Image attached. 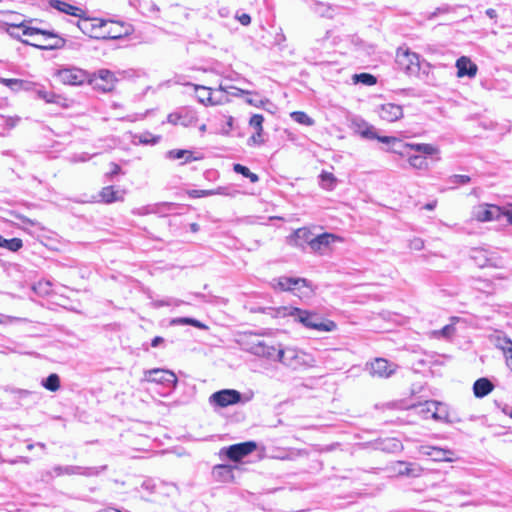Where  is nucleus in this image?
<instances>
[{"instance_id": "1", "label": "nucleus", "mask_w": 512, "mask_h": 512, "mask_svg": "<svg viewBox=\"0 0 512 512\" xmlns=\"http://www.w3.org/2000/svg\"><path fill=\"white\" fill-rule=\"evenodd\" d=\"M85 11L78 6L66 2V15L78 17L77 20H66V30L73 32L78 28L83 34L95 39H105L113 37L111 31L106 28L108 25H114L111 20L99 18L84 17Z\"/></svg>"}, {"instance_id": "2", "label": "nucleus", "mask_w": 512, "mask_h": 512, "mask_svg": "<svg viewBox=\"0 0 512 512\" xmlns=\"http://www.w3.org/2000/svg\"><path fill=\"white\" fill-rule=\"evenodd\" d=\"M264 312L270 313L273 318L291 316L295 321L301 323L308 329L319 332H331L336 329V324L332 320L324 319L319 314L302 310L296 307L281 306L277 308H267Z\"/></svg>"}, {"instance_id": "3", "label": "nucleus", "mask_w": 512, "mask_h": 512, "mask_svg": "<svg viewBox=\"0 0 512 512\" xmlns=\"http://www.w3.org/2000/svg\"><path fill=\"white\" fill-rule=\"evenodd\" d=\"M277 355L278 362L292 370L313 367L315 365V359L311 354L296 347H282L279 345Z\"/></svg>"}, {"instance_id": "4", "label": "nucleus", "mask_w": 512, "mask_h": 512, "mask_svg": "<svg viewBox=\"0 0 512 512\" xmlns=\"http://www.w3.org/2000/svg\"><path fill=\"white\" fill-rule=\"evenodd\" d=\"M472 216L479 222L500 220L501 217H506L508 223L512 224V203L502 207L493 204H480L473 208Z\"/></svg>"}, {"instance_id": "5", "label": "nucleus", "mask_w": 512, "mask_h": 512, "mask_svg": "<svg viewBox=\"0 0 512 512\" xmlns=\"http://www.w3.org/2000/svg\"><path fill=\"white\" fill-rule=\"evenodd\" d=\"M244 349L258 357H263L271 361L278 362V347L268 344L258 336H249L243 341Z\"/></svg>"}, {"instance_id": "6", "label": "nucleus", "mask_w": 512, "mask_h": 512, "mask_svg": "<svg viewBox=\"0 0 512 512\" xmlns=\"http://www.w3.org/2000/svg\"><path fill=\"white\" fill-rule=\"evenodd\" d=\"M117 78L114 73L107 70L101 69L97 73L90 76L89 85L93 89L101 91L103 93L111 92L116 85Z\"/></svg>"}, {"instance_id": "7", "label": "nucleus", "mask_w": 512, "mask_h": 512, "mask_svg": "<svg viewBox=\"0 0 512 512\" xmlns=\"http://www.w3.org/2000/svg\"><path fill=\"white\" fill-rule=\"evenodd\" d=\"M144 381L161 384L166 388H174L177 384L176 375L166 369L154 368L144 371Z\"/></svg>"}, {"instance_id": "8", "label": "nucleus", "mask_w": 512, "mask_h": 512, "mask_svg": "<svg viewBox=\"0 0 512 512\" xmlns=\"http://www.w3.org/2000/svg\"><path fill=\"white\" fill-rule=\"evenodd\" d=\"M416 413L424 419L432 418L434 420H443L447 417V412L443 405L437 401H426L414 406Z\"/></svg>"}, {"instance_id": "9", "label": "nucleus", "mask_w": 512, "mask_h": 512, "mask_svg": "<svg viewBox=\"0 0 512 512\" xmlns=\"http://www.w3.org/2000/svg\"><path fill=\"white\" fill-rule=\"evenodd\" d=\"M397 368V364L389 362L384 358H376L374 361L366 364L369 374L378 378H389L396 372Z\"/></svg>"}, {"instance_id": "10", "label": "nucleus", "mask_w": 512, "mask_h": 512, "mask_svg": "<svg viewBox=\"0 0 512 512\" xmlns=\"http://www.w3.org/2000/svg\"><path fill=\"white\" fill-rule=\"evenodd\" d=\"M241 400H242L241 393L234 389H223V390L217 391V392L213 393L209 398V402L211 404L222 407V408L237 404V403L241 402Z\"/></svg>"}, {"instance_id": "11", "label": "nucleus", "mask_w": 512, "mask_h": 512, "mask_svg": "<svg viewBox=\"0 0 512 512\" xmlns=\"http://www.w3.org/2000/svg\"><path fill=\"white\" fill-rule=\"evenodd\" d=\"M491 343L502 351L506 365L512 372V340L502 332H496L490 336Z\"/></svg>"}, {"instance_id": "12", "label": "nucleus", "mask_w": 512, "mask_h": 512, "mask_svg": "<svg viewBox=\"0 0 512 512\" xmlns=\"http://www.w3.org/2000/svg\"><path fill=\"white\" fill-rule=\"evenodd\" d=\"M257 448V444L254 441H247L238 444H234L226 448V456L234 461H240L247 455L251 454Z\"/></svg>"}, {"instance_id": "13", "label": "nucleus", "mask_w": 512, "mask_h": 512, "mask_svg": "<svg viewBox=\"0 0 512 512\" xmlns=\"http://www.w3.org/2000/svg\"><path fill=\"white\" fill-rule=\"evenodd\" d=\"M6 32L13 38L21 39V36H33L36 34L53 36L52 32L36 27L25 26L24 24H6Z\"/></svg>"}, {"instance_id": "14", "label": "nucleus", "mask_w": 512, "mask_h": 512, "mask_svg": "<svg viewBox=\"0 0 512 512\" xmlns=\"http://www.w3.org/2000/svg\"><path fill=\"white\" fill-rule=\"evenodd\" d=\"M376 112L382 120L387 122H395L403 117L402 106L394 103L382 104Z\"/></svg>"}, {"instance_id": "15", "label": "nucleus", "mask_w": 512, "mask_h": 512, "mask_svg": "<svg viewBox=\"0 0 512 512\" xmlns=\"http://www.w3.org/2000/svg\"><path fill=\"white\" fill-rule=\"evenodd\" d=\"M422 454L431 457L434 461L452 462L454 459V452L449 449H442L435 446L422 447Z\"/></svg>"}, {"instance_id": "16", "label": "nucleus", "mask_w": 512, "mask_h": 512, "mask_svg": "<svg viewBox=\"0 0 512 512\" xmlns=\"http://www.w3.org/2000/svg\"><path fill=\"white\" fill-rule=\"evenodd\" d=\"M352 123L355 132L359 134L362 138L368 140H375V137H377V131L375 127L369 124L367 121L361 118H356L353 120Z\"/></svg>"}, {"instance_id": "17", "label": "nucleus", "mask_w": 512, "mask_h": 512, "mask_svg": "<svg viewBox=\"0 0 512 512\" xmlns=\"http://www.w3.org/2000/svg\"><path fill=\"white\" fill-rule=\"evenodd\" d=\"M90 76L79 68H66V84L77 86L85 83L89 84Z\"/></svg>"}, {"instance_id": "18", "label": "nucleus", "mask_w": 512, "mask_h": 512, "mask_svg": "<svg viewBox=\"0 0 512 512\" xmlns=\"http://www.w3.org/2000/svg\"><path fill=\"white\" fill-rule=\"evenodd\" d=\"M398 62L404 65V69L408 74H415L419 71V56L416 53L406 52L399 56Z\"/></svg>"}, {"instance_id": "19", "label": "nucleus", "mask_w": 512, "mask_h": 512, "mask_svg": "<svg viewBox=\"0 0 512 512\" xmlns=\"http://www.w3.org/2000/svg\"><path fill=\"white\" fill-rule=\"evenodd\" d=\"M456 67L458 69V76H469L474 77L477 73V66L471 62V60L465 56L460 57L456 61Z\"/></svg>"}, {"instance_id": "20", "label": "nucleus", "mask_w": 512, "mask_h": 512, "mask_svg": "<svg viewBox=\"0 0 512 512\" xmlns=\"http://www.w3.org/2000/svg\"><path fill=\"white\" fill-rule=\"evenodd\" d=\"M494 389V384L485 377L477 379L473 384V393L476 398H483Z\"/></svg>"}, {"instance_id": "21", "label": "nucleus", "mask_w": 512, "mask_h": 512, "mask_svg": "<svg viewBox=\"0 0 512 512\" xmlns=\"http://www.w3.org/2000/svg\"><path fill=\"white\" fill-rule=\"evenodd\" d=\"M313 239L312 233L307 228H299L288 237V242L295 246H302L304 243L310 245V241Z\"/></svg>"}, {"instance_id": "22", "label": "nucleus", "mask_w": 512, "mask_h": 512, "mask_svg": "<svg viewBox=\"0 0 512 512\" xmlns=\"http://www.w3.org/2000/svg\"><path fill=\"white\" fill-rule=\"evenodd\" d=\"M397 466L398 474L408 477H419L423 472L422 467L417 463L400 461Z\"/></svg>"}, {"instance_id": "23", "label": "nucleus", "mask_w": 512, "mask_h": 512, "mask_svg": "<svg viewBox=\"0 0 512 512\" xmlns=\"http://www.w3.org/2000/svg\"><path fill=\"white\" fill-rule=\"evenodd\" d=\"M307 286V280L304 278L281 277L278 280V287L284 291H294L300 286Z\"/></svg>"}, {"instance_id": "24", "label": "nucleus", "mask_w": 512, "mask_h": 512, "mask_svg": "<svg viewBox=\"0 0 512 512\" xmlns=\"http://www.w3.org/2000/svg\"><path fill=\"white\" fill-rule=\"evenodd\" d=\"M141 488L152 495L158 493L161 489L166 490L168 493L170 490L174 489L175 486L172 484H166L164 482L157 483L153 479H146L142 482Z\"/></svg>"}, {"instance_id": "25", "label": "nucleus", "mask_w": 512, "mask_h": 512, "mask_svg": "<svg viewBox=\"0 0 512 512\" xmlns=\"http://www.w3.org/2000/svg\"><path fill=\"white\" fill-rule=\"evenodd\" d=\"M123 194V192L116 190L114 186H106L102 188L99 196L102 202L110 204L116 201H122Z\"/></svg>"}, {"instance_id": "26", "label": "nucleus", "mask_w": 512, "mask_h": 512, "mask_svg": "<svg viewBox=\"0 0 512 512\" xmlns=\"http://www.w3.org/2000/svg\"><path fill=\"white\" fill-rule=\"evenodd\" d=\"M106 469V466L99 467H80V466H66V474H80L86 476H95Z\"/></svg>"}, {"instance_id": "27", "label": "nucleus", "mask_w": 512, "mask_h": 512, "mask_svg": "<svg viewBox=\"0 0 512 512\" xmlns=\"http://www.w3.org/2000/svg\"><path fill=\"white\" fill-rule=\"evenodd\" d=\"M336 239V236L330 233H323L321 235H318L316 237H313V239L310 241V247L313 251H319L322 247H327L332 242H334Z\"/></svg>"}, {"instance_id": "28", "label": "nucleus", "mask_w": 512, "mask_h": 512, "mask_svg": "<svg viewBox=\"0 0 512 512\" xmlns=\"http://www.w3.org/2000/svg\"><path fill=\"white\" fill-rule=\"evenodd\" d=\"M52 34H53V36H49V35H43V36L45 37V41H47L48 38H55L56 40L54 43L47 42L44 44H37V43H30L27 40H22V42L25 44H30V45L40 48L42 50H52V49L61 48L64 44V40L62 38L58 37L56 34H54V33H52Z\"/></svg>"}, {"instance_id": "29", "label": "nucleus", "mask_w": 512, "mask_h": 512, "mask_svg": "<svg viewBox=\"0 0 512 512\" xmlns=\"http://www.w3.org/2000/svg\"><path fill=\"white\" fill-rule=\"evenodd\" d=\"M213 476L218 481L229 482L233 479V470L228 465H217L213 468Z\"/></svg>"}, {"instance_id": "30", "label": "nucleus", "mask_w": 512, "mask_h": 512, "mask_svg": "<svg viewBox=\"0 0 512 512\" xmlns=\"http://www.w3.org/2000/svg\"><path fill=\"white\" fill-rule=\"evenodd\" d=\"M405 147H408L412 150H415L419 153H422L424 155H435L439 153V149L432 145V144H426V143H406L404 144Z\"/></svg>"}, {"instance_id": "31", "label": "nucleus", "mask_w": 512, "mask_h": 512, "mask_svg": "<svg viewBox=\"0 0 512 512\" xmlns=\"http://www.w3.org/2000/svg\"><path fill=\"white\" fill-rule=\"evenodd\" d=\"M197 99L200 103L204 105H214L215 102L212 101L211 97V89L201 85H193Z\"/></svg>"}, {"instance_id": "32", "label": "nucleus", "mask_w": 512, "mask_h": 512, "mask_svg": "<svg viewBox=\"0 0 512 512\" xmlns=\"http://www.w3.org/2000/svg\"><path fill=\"white\" fill-rule=\"evenodd\" d=\"M167 157L169 159L178 160V159H184L183 163L190 162L192 160H195L192 156V152L189 150L184 149H173L167 152Z\"/></svg>"}, {"instance_id": "33", "label": "nucleus", "mask_w": 512, "mask_h": 512, "mask_svg": "<svg viewBox=\"0 0 512 512\" xmlns=\"http://www.w3.org/2000/svg\"><path fill=\"white\" fill-rule=\"evenodd\" d=\"M23 242L20 238L6 239L0 235V248H5L9 251L16 252L21 249Z\"/></svg>"}, {"instance_id": "34", "label": "nucleus", "mask_w": 512, "mask_h": 512, "mask_svg": "<svg viewBox=\"0 0 512 512\" xmlns=\"http://www.w3.org/2000/svg\"><path fill=\"white\" fill-rule=\"evenodd\" d=\"M159 140H160V136H154L150 132H144V133L137 134L134 136V142L143 144V145H148V144L154 145V144L158 143Z\"/></svg>"}, {"instance_id": "35", "label": "nucleus", "mask_w": 512, "mask_h": 512, "mask_svg": "<svg viewBox=\"0 0 512 512\" xmlns=\"http://www.w3.org/2000/svg\"><path fill=\"white\" fill-rule=\"evenodd\" d=\"M0 83L9 87L11 90L18 91L21 89H27V82L21 79H7L0 78Z\"/></svg>"}, {"instance_id": "36", "label": "nucleus", "mask_w": 512, "mask_h": 512, "mask_svg": "<svg viewBox=\"0 0 512 512\" xmlns=\"http://www.w3.org/2000/svg\"><path fill=\"white\" fill-rule=\"evenodd\" d=\"M233 170L241 174L243 177L248 178L252 183H256L259 180V177L257 174L251 172L248 167L241 165V164H234Z\"/></svg>"}, {"instance_id": "37", "label": "nucleus", "mask_w": 512, "mask_h": 512, "mask_svg": "<svg viewBox=\"0 0 512 512\" xmlns=\"http://www.w3.org/2000/svg\"><path fill=\"white\" fill-rule=\"evenodd\" d=\"M336 178L332 173L323 171L320 174V186L326 190H332L335 186Z\"/></svg>"}, {"instance_id": "38", "label": "nucleus", "mask_w": 512, "mask_h": 512, "mask_svg": "<svg viewBox=\"0 0 512 512\" xmlns=\"http://www.w3.org/2000/svg\"><path fill=\"white\" fill-rule=\"evenodd\" d=\"M42 385L49 391H56L60 387V378L57 374H50L42 381Z\"/></svg>"}, {"instance_id": "39", "label": "nucleus", "mask_w": 512, "mask_h": 512, "mask_svg": "<svg viewBox=\"0 0 512 512\" xmlns=\"http://www.w3.org/2000/svg\"><path fill=\"white\" fill-rule=\"evenodd\" d=\"M181 116L180 125L185 127L194 124L197 120L196 113L190 109L181 110Z\"/></svg>"}, {"instance_id": "40", "label": "nucleus", "mask_w": 512, "mask_h": 512, "mask_svg": "<svg viewBox=\"0 0 512 512\" xmlns=\"http://www.w3.org/2000/svg\"><path fill=\"white\" fill-rule=\"evenodd\" d=\"M291 118L299 123L306 126H312L314 124V120L308 116L305 112L302 111H295L291 113Z\"/></svg>"}, {"instance_id": "41", "label": "nucleus", "mask_w": 512, "mask_h": 512, "mask_svg": "<svg viewBox=\"0 0 512 512\" xmlns=\"http://www.w3.org/2000/svg\"><path fill=\"white\" fill-rule=\"evenodd\" d=\"M353 80L355 83H362L367 86L374 85L377 82L376 77L369 73L355 74Z\"/></svg>"}, {"instance_id": "42", "label": "nucleus", "mask_w": 512, "mask_h": 512, "mask_svg": "<svg viewBox=\"0 0 512 512\" xmlns=\"http://www.w3.org/2000/svg\"><path fill=\"white\" fill-rule=\"evenodd\" d=\"M408 162L410 166H412L415 169L425 170L428 168V163L426 159L419 155L410 156Z\"/></svg>"}, {"instance_id": "43", "label": "nucleus", "mask_w": 512, "mask_h": 512, "mask_svg": "<svg viewBox=\"0 0 512 512\" xmlns=\"http://www.w3.org/2000/svg\"><path fill=\"white\" fill-rule=\"evenodd\" d=\"M375 139L378 140L381 143L391 144L392 145V148H391L392 152L401 153L396 148L397 145H401V141L398 138L393 137V136H379L377 134V137H375Z\"/></svg>"}, {"instance_id": "44", "label": "nucleus", "mask_w": 512, "mask_h": 512, "mask_svg": "<svg viewBox=\"0 0 512 512\" xmlns=\"http://www.w3.org/2000/svg\"><path fill=\"white\" fill-rule=\"evenodd\" d=\"M37 94L47 103H59V101L62 99L60 95H56L54 92H48L45 90H38Z\"/></svg>"}, {"instance_id": "45", "label": "nucleus", "mask_w": 512, "mask_h": 512, "mask_svg": "<svg viewBox=\"0 0 512 512\" xmlns=\"http://www.w3.org/2000/svg\"><path fill=\"white\" fill-rule=\"evenodd\" d=\"M264 117L261 114H254L250 118L249 125L255 132H263Z\"/></svg>"}, {"instance_id": "46", "label": "nucleus", "mask_w": 512, "mask_h": 512, "mask_svg": "<svg viewBox=\"0 0 512 512\" xmlns=\"http://www.w3.org/2000/svg\"><path fill=\"white\" fill-rule=\"evenodd\" d=\"M114 25H108L107 30L111 31L114 35L113 37H106L105 39H117L120 38L123 35V32L121 31V28L123 27L120 23L111 21Z\"/></svg>"}, {"instance_id": "47", "label": "nucleus", "mask_w": 512, "mask_h": 512, "mask_svg": "<svg viewBox=\"0 0 512 512\" xmlns=\"http://www.w3.org/2000/svg\"><path fill=\"white\" fill-rule=\"evenodd\" d=\"M312 9L315 13L319 14L320 16H329L330 7L324 3L321 2H314Z\"/></svg>"}, {"instance_id": "48", "label": "nucleus", "mask_w": 512, "mask_h": 512, "mask_svg": "<svg viewBox=\"0 0 512 512\" xmlns=\"http://www.w3.org/2000/svg\"><path fill=\"white\" fill-rule=\"evenodd\" d=\"M3 125L8 129L14 128L21 120L18 116H1Z\"/></svg>"}, {"instance_id": "49", "label": "nucleus", "mask_w": 512, "mask_h": 512, "mask_svg": "<svg viewBox=\"0 0 512 512\" xmlns=\"http://www.w3.org/2000/svg\"><path fill=\"white\" fill-rule=\"evenodd\" d=\"M183 302L182 301H179V300H176V299H172V298H169V299H166V300H154L152 302V305L155 307V308H159V307H162V306H169V305H176V306H179L180 304H182Z\"/></svg>"}, {"instance_id": "50", "label": "nucleus", "mask_w": 512, "mask_h": 512, "mask_svg": "<svg viewBox=\"0 0 512 512\" xmlns=\"http://www.w3.org/2000/svg\"><path fill=\"white\" fill-rule=\"evenodd\" d=\"M470 177L468 175H452L449 178V183L454 185H463L470 182Z\"/></svg>"}, {"instance_id": "51", "label": "nucleus", "mask_w": 512, "mask_h": 512, "mask_svg": "<svg viewBox=\"0 0 512 512\" xmlns=\"http://www.w3.org/2000/svg\"><path fill=\"white\" fill-rule=\"evenodd\" d=\"M263 132H255L249 139H248V145L249 146H259L264 143V139L262 136Z\"/></svg>"}, {"instance_id": "52", "label": "nucleus", "mask_w": 512, "mask_h": 512, "mask_svg": "<svg viewBox=\"0 0 512 512\" xmlns=\"http://www.w3.org/2000/svg\"><path fill=\"white\" fill-rule=\"evenodd\" d=\"M246 102L249 105L255 106V107H263L266 103H268V99H262L255 95L254 97H248L246 99Z\"/></svg>"}, {"instance_id": "53", "label": "nucleus", "mask_w": 512, "mask_h": 512, "mask_svg": "<svg viewBox=\"0 0 512 512\" xmlns=\"http://www.w3.org/2000/svg\"><path fill=\"white\" fill-rule=\"evenodd\" d=\"M188 195L192 198H201V197H207L212 196L213 192L211 190H190L188 191Z\"/></svg>"}, {"instance_id": "54", "label": "nucleus", "mask_w": 512, "mask_h": 512, "mask_svg": "<svg viewBox=\"0 0 512 512\" xmlns=\"http://www.w3.org/2000/svg\"><path fill=\"white\" fill-rule=\"evenodd\" d=\"M409 247L416 251L422 250L424 248V241L421 238H414L410 241Z\"/></svg>"}, {"instance_id": "55", "label": "nucleus", "mask_w": 512, "mask_h": 512, "mask_svg": "<svg viewBox=\"0 0 512 512\" xmlns=\"http://www.w3.org/2000/svg\"><path fill=\"white\" fill-rule=\"evenodd\" d=\"M181 111L179 112H174V113H170L168 116H167V122L168 123H171L173 125H180V120H181Z\"/></svg>"}, {"instance_id": "56", "label": "nucleus", "mask_w": 512, "mask_h": 512, "mask_svg": "<svg viewBox=\"0 0 512 512\" xmlns=\"http://www.w3.org/2000/svg\"><path fill=\"white\" fill-rule=\"evenodd\" d=\"M455 331V328L453 325H446L441 330H439L437 333L440 334L442 337L448 338L450 337Z\"/></svg>"}, {"instance_id": "57", "label": "nucleus", "mask_w": 512, "mask_h": 512, "mask_svg": "<svg viewBox=\"0 0 512 512\" xmlns=\"http://www.w3.org/2000/svg\"><path fill=\"white\" fill-rule=\"evenodd\" d=\"M154 212H156V210H154L150 207H141V208H137L133 211V213L137 214V215H146V214L154 213Z\"/></svg>"}, {"instance_id": "58", "label": "nucleus", "mask_w": 512, "mask_h": 512, "mask_svg": "<svg viewBox=\"0 0 512 512\" xmlns=\"http://www.w3.org/2000/svg\"><path fill=\"white\" fill-rule=\"evenodd\" d=\"M191 318L190 317H179L172 320V324L177 325H190Z\"/></svg>"}, {"instance_id": "59", "label": "nucleus", "mask_w": 512, "mask_h": 512, "mask_svg": "<svg viewBox=\"0 0 512 512\" xmlns=\"http://www.w3.org/2000/svg\"><path fill=\"white\" fill-rule=\"evenodd\" d=\"M50 5L59 10L60 12H64V1L61 0H50Z\"/></svg>"}, {"instance_id": "60", "label": "nucleus", "mask_w": 512, "mask_h": 512, "mask_svg": "<svg viewBox=\"0 0 512 512\" xmlns=\"http://www.w3.org/2000/svg\"><path fill=\"white\" fill-rule=\"evenodd\" d=\"M237 19L239 20V22L242 25H245V26H247L251 23V17H250V15H248L246 13H243L240 16H237Z\"/></svg>"}, {"instance_id": "61", "label": "nucleus", "mask_w": 512, "mask_h": 512, "mask_svg": "<svg viewBox=\"0 0 512 512\" xmlns=\"http://www.w3.org/2000/svg\"><path fill=\"white\" fill-rule=\"evenodd\" d=\"M190 325L193 326V327L202 329V330H207L208 329L207 325H205L204 323H202L199 320L194 319V318H191Z\"/></svg>"}, {"instance_id": "62", "label": "nucleus", "mask_w": 512, "mask_h": 512, "mask_svg": "<svg viewBox=\"0 0 512 512\" xmlns=\"http://www.w3.org/2000/svg\"><path fill=\"white\" fill-rule=\"evenodd\" d=\"M111 171L109 172L110 176H114L120 173L121 167L118 164L111 163Z\"/></svg>"}, {"instance_id": "63", "label": "nucleus", "mask_w": 512, "mask_h": 512, "mask_svg": "<svg viewBox=\"0 0 512 512\" xmlns=\"http://www.w3.org/2000/svg\"><path fill=\"white\" fill-rule=\"evenodd\" d=\"M164 342V338L160 337V336H156L152 339L151 341V346L152 347H158L161 343Z\"/></svg>"}, {"instance_id": "64", "label": "nucleus", "mask_w": 512, "mask_h": 512, "mask_svg": "<svg viewBox=\"0 0 512 512\" xmlns=\"http://www.w3.org/2000/svg\"><path fill=\"white\" fill-rule=\"evenodd\" d=\"M485 14L490 18V19H496L497 18V11L493 8H488L486 11H485Z\"/></svg>"}]
</instances>
